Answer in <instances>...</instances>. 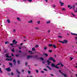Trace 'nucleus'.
<instances>
[{
    "instance_id": "f257e3e1",
    "label": "nucleus",
    "mask_w": 77,
    "mask_h": 77,
    "mask_svg": "<svg viewBox=\"0 0 77 77\" xmlns=\"http://www.w3.org/2000/svg\"><path fill=\"white\" fill-rule=\"evenodd\" d=\"M51 66L52 67H55V68H56L57 69H59V67H57V65H61V66H63V65L62 64V63L61 62H60L58 64H57L56 66L54 64V63L51 64Z\"/></svg>"
},
{
    "instance_id": "f03ea898",
    "label": "nucleus",
    "mask_w": 77,
    "mask_h": 77,
    "mask_svg": "<svg viewBox=\"0 0 77 77\" xmlns=\"http://www.w3.org/2000/svg\"><path fill=\"white\" fill-rule=\"evenodd\" d=\"M48 60H53L54 62H56V60H55L53 59V58L52 57H50V58H49L48 59Z\"/></svg>"
},
{
    "instance_id": "7ed1b4c3",
    "label": "nucleus",
    "mask_w": 77,
    "mask_h": 77,
    "mask_svg": "<svg viewBox=\"0 0 77 77\" xmlns=\"http://www.w3.org/2000/svg\"><path fill=\"white\" fill-rule=\"evenodd\" d=\"M68 43V41L64 40V41L63 42V44H66Z\"/></svg>"
},
{
    "instance_id": "20e7f679",
    "label": "nucleus",
    "mask_w": 77,
    "mask_h": 77,
    "mask_svg": "<svg viewBox=\"0 0 77 77\" xmlns=\"http://www.w3.org/2000/svg\"><path fill=\"white\" fill-rule=\"evenodd\" d=\"M6 57H10V58H11V56H9V54H6Z\"/></svg>"
},
{
    "instance_id": "39448f33",
    "label": "nucleus",
    "mask_w": 77,
    "mask_h": 77,
    "mask_svg": "<svg viewBox=\"0 0 77 77\" xmlns=\"http://www.w3.org/2000/svg\"><path fill=\"white\" fill-rule=\"evenodd\" d=\"M6 70L7 71H11V69L10 68H7L6 69Z\"/></svg>"
},
{
    "instance_id": "423d86ee",
    "label": "nucleus",
    "mask_w": 77,
    "mask_h": 77,
    "mask_svg": "<svg viewBox=\"0 0 77 77\" xmlns=\"http://www.w3.org/2000/svg\"><path fill=\"white\" fill-rule=\"evenodd\" d=\"M13 43L14 44H15L17 43V42L15 41V40H14L13 41Z\"/></svg>"
},
{
    "instance_id": "0eeeda50",
    "label": "nucleus",
    "mask_w": 77,
    "mask_h": 77,
    "mask_svg": "<svg viewBox=\"0 0 77 77\" xmlns=\"http://www.w3.org/2000/svg\"><path fill=\"white\" fill-rule=\"evenodd\" d=\"M59 72H60V73H61V74H62L63 75H64V76H65V77H66V74H63V73H62L61 72V71H60V70H59Z\"/></svg>"
},
{
    "instance_id": "6e6552de",
    "label": "nucleus",
    "mask_w": 77,
    "mask_h": 77,
    "mask_svg": "<svg viewBox=\"0 0 77 77\" xmlns=\"http://www.w3.org/2000/svg\"><path fill=\"white\" fill-rule=\"evenodd\" d=\"M47 63H48V65H50V63H51V61H49V60H47Z\"/></svg>"
},
{
    "instance_id": "1a4fd4ad",
    "label": "nucleus",
    "mask_w": 77,
    "mask_h": 77,
    "mask_svg": "<svg viewBox=\"0 0 77 77\" xmlns=\"http://www.w3.org/2000/svg\"><path fill=\"white\" fill-rule=\"evenodd\" d=\"M60 4H61L60 5L61 6H63V5H64V3H62L61 2H60Z\"/></svg>"
},
{
    "instance_id": "9d476101",
    "label": "nucleus",
    "mask_w": 77,
    "mask_h": 77,
    "mask_svg": "<svg viewBox=\"0 0 77 77\" xmlns=\"http://www.w3.org/2000/svg\"><path fill=\"white\" fill-rule=\"evenodd\" d=\"M32 57V56H28L27 57V59H30V58H31V57Z\"/></svg>"
},
{
    "instance_id": "9b49d317",
    "label": "nucleus",
    "mask_w": 77,
    "mask_h": 77,
    "mask_svg": "<svg viewBox=\"0 0 77 77\" xmlns=\"http://www.w3.org/2000/svg\"><path fill=\"white\" fill-rule=\"evenodd\" d=\"M13 62L14 63V64H15L16 63V61H15V59H14L13 61Z\"/></svg>"
},
{
    "instance_id": "f8f14e48",
    "label": "nucleus",
    "mask_w": 77,
    "mask_h": 77,
    "mask_svg": "<svg viewBox=\"0 0 77 77\" xmlns=\"http://www.w3.org/2000/svg\"><path fill=\"white\" fill-rule=\"evenodd\" d=\"M32 20H31L28 21L29 23H32Z\"/></svg>"
},
{
    "instance_id": "ddd939ff",
    "label": "nucleus",
    "mask_w": 77,
    "mask_h": 77,
    "mask_svg": "<svg viewBox=\"0 0 77 77\" xmlns=\"http://www.w3.org/2000/svg\"><path fill=\"white\" fill-rule=\"evenodd\" d=\"M7 23H10V20L9 19L7 20Z\"/></svg>"
},
{
    "instance_id": "4468645a",
    "label": "nucleus",
    "mask_w": 77,
    "mask_h": 77,
    "mask_svg": "<svg viewBox=\"0 0 77 77\" xmlns=\"http://www.w3.org/2000/svg\"><path fill=\"white\" fill-rule=\"evenodd\" d=\"M44 55H45V57H47L48 56V54H44Z\"/></svg>"
},
{
    "instance_id": "2eb2a0df",
    "label": "nucleus",
    "mask_w": 77,
    "mask_h": 77,
    "mask_svg": "<svg viewBox=\"0 0 77 77\" xmlns=\"http://www.w3.org/2000/svg\"><path fill=\"white\" fill-rule=\"evenodd\" d=\"M32 51H35V49L34 48H32Z\"/></svg>"
},
{
    "instance_id": "dca6fc26",
    "label": "nucleus",
    "mask_w": 77,
    "mask_h": 77,
    "mask_svg": "<svg viewBox=\"0 0 77 77\" xmlns=\"http://www.w3.org/2000/svg\"><path fill=\"white\" fill-rule=\"evenodd\" d=\"M53 47H54V48H56V47L55 45H53Z\"/></svg>"
},
{
    "instance_id": "f3484780",
    "label": "nucleus",
    "mask_w": 77,
    "mask_h": 77,
    "mask_svg": "<svg viewBox=\"0 0 77 77\" xmlns=\"http://www.w3.org/2000/svg\"><path fill=\"white\" fill-rule=\"evenodd\" d=\"M0 72L1 73H2V69H1V68H0Z\"/></svg>"
},
{
    "instance_id": "a211bd4d",
    "label": "nucleus",
    "mask_w": 77,
    "mask_h": 77,
    "mask_svg": "<svg viewBox=\"0 0 77 77\" xmlns=\"http://www.w3.org/2000/svg\"><path fill=\"white\" fill-rule=\"evenodd\" d=\"M5 44H9L8 42H6L5 43Z\"/></svg>"
},
{
    "instance_id": "6ab92c4d",
    "label": "nucleus",
    "mask_w": 77,
    "mask_h": 77,
    "mask_svg": "<svg viewBox=\"0 0 77 77\" xmlns=\"http://www.w3.org/2000/svg\"><path fill=\"white\" fill-rule=\"evenodd\" d=\"M62 11H66V9H65V8H62Z\"/></svg>"
},
{
    "instance_id": "aec40b11",
    "label": "nucleus",
    "mask_w": 77,
    "mask_h": 77,
    "mask_svg": "<svg viewBox=\"0 0 77 77\" xmlns=\"http://www.w3.org/2000/svg\"><path fill=\"white\" fill-rule=\"evenodd\" d=\"M71 14L73 15V17H75V15H74V14L72 13H71Z\"/></svg>"
},
{
    "instance_id": "412c9836",
    "label": "nucleus",
    "mask_w": 77,
    "mask_h": 77,
    "mask_svg": "<svg viewBox=\"0 0 77 77\" xmlns=\"http://www.w3.org/2000/svg\"><path fill=\"white\" fill-rule=\"evenodd\" d=\"M10 59H9V58H7V59H6V60H8V61H9V60Z\"/></svg>"
},
{
    "instance_id": "4be33fe9",
    "label": "nucleus",
    "mask_w": 77,
    "mask_h": 77,
    "mask_svg": "<svg viewBox=\"0 0 77 77\" xmlns=\"http://www.w3.org/2000/svg\"><path fill=\"white\" fill-rule=\"evenodd\" d=\"M17 20H19V21H20V19L19 18L17 17Z\"/></svg>"
},
{
    "instance_id": "5701e85b",
    "label": "nucleus",
    "mask_w": 77,
    "mask_h": 77,
    "mask_svg": "<svg viewBox=\"0 0 77 77\" xmlns=\"http://www.w3.org/2000/svg\"><path fill=\"white\" fill-rule=\"evenodd\" d=\"M53 45L52 44H50V45H49L48 46L49 47H51V46H52Z\"/></svg>"
},
{
    "instance_id": "b1692460",
    "label": "nucleus",
    "mask_w": 77,
    "mask_h": 77,
    "mask_svg": "<svg viewBox=\"0 0 77 77\" xmlns=\"http://www.w3.org/2000/svg\"><path fill=\"white\" fill-rule=\"evenodd\" d=\"M47 68H49V69L51 70V68H50V67H49L48 66H47Z\"/></svg>"
},
{
    "instance_id": "393cba45",
    "label": "nucleus",
    "mask_w": 77,
    "mask_h": 77,
    "mask_svg": "<svg viewBox=\"0 0 77 77\" xmlns=\"http://www.w3.org/2000/svg\"><path fill=\"white\" fill-rule=\"evenodd\" d=\"M50 23V21H48L47 22V23L48 24V23Z\"/></svg>"
},
{
    "instance_id": "a878e982",
    "label": "nucleus",
    "mask_w": 77,
    "mask_h": 77,
    "mask_svg": "<svg viewBox=\"0 0 77 77\" xmlns=\"http://www.w3.org/2000/svg\"><path fill=\"white\" fill-rule=\"evenodd\" d=\"M40 58L41 60H44V59L42 57H40Z\"/></svg>"
},
{
    "instance_id": "bb28decb",
    "label": "nucleus",
    "mask_w": 77,
    "mask_h": 77,
    "mask_svg": "<svg viewBox=\"0 0 77 77\" xmlns=\"http://www.w3.org/2000/svg\"><path fill=\"white\" fill-rule=\"evenodd\" d=\"M28 2H32V0H27Z\"/></svg>"
},
{
    "instance_id": "cd10ccee",
    "label": "nucleus",
    "mask_w": 77,
    "mask_h": 77,
    "mask_svg": "<svg viewBox=\"0 0 77 77\" xmlns=\"http://www.w3.org/2000/svg\"><path fill=\"white\" fill-rule=\"evenodd\" d=\"M58 37L60 38H62V36H58Z\"/></svg>"
},
{
    "instance_id": "c85d7f7f",
    "label": "nucleus",
    "mask_w": 77,
    "mask_h": 77,
    "mask_svg": "<svg viewBox=\"0 0 77 77\" xmlns=\"http://www.w3.org/2000/svg\"><path fill=\"white\" fill-rule=\"evenodd\" d=\"M13 30L14 32H16V30H15V29H13Z\"/></svg>"
},
{
    "instance_id": "c756f323",
    "label": "nucleus",
    "mask_w": 77,
    "mask_h": 77,
    "mask_svg": "<svg viewBox=\"0 0 77 77\" xmlns=\"http://www.w3.org/2000/svg\"><path fill=\"white\" fill-rule=\"evenodd\" d=\"M49 52H50V53H51V52H52V51H51V50H49Z\"/></svg>"
},
{
    "instance_id": "7c9ffc66",
    "label": "nucleus",
    "mask_w": 77,
    "mask_h": 77,
    "mask_svg": "<svg viewBox=\"0 0 77 77\" xmlns=\"http://www.w3.org/2000/svg\"><path fill=\"white\" fill-rule=\"evenodd\" d=\"M44 70H45V71H47V70L46 69H44Z\"/></svg>"
},
{
    "instance_id": "2f4dec72",
    "label": "nucleus",
    "mask_w": 77,
    "mask_h": 77,
    "mask_svg": "<svg viewBox=\"0 0 77 77\" xmlns=\"http://www.w3.org/2000/svg\"><path fill=\"white\" fill-rule=\"evenodd\" d=\"M11 51H12L13 52H14V49H12L11 50Z\"/></svg>"
},
{
    "instance_id": "473e14b6",
    "label": "nucleus",
    "mask_w": 77,
    "mask_h": 77,
    "mask_svg": "<svg viewBox=\"0 0 77 77\" xmlns=\"http://www.w3.org/2000/svg\"><path fill=\"white\" fill-rule=\"evenodd\" d=\"M17 72L18 74H20V72H18V71L17 70Z\"/></svg>"
},
{
    "instance_id": "72a5a7b5",
    "label": "nucleus",
    "mask_w": 77,
    "mask_h": 77,
    "mask_svg": "<svg viewBox=\"0 0 77 77\" xmlns=\"http://www.w3.org/2000/svg\"><path fill=\"white\" fill-rule=\"evenodd\" d=\"M36 72H37V73H38V70H36Z\"/></svg>"
},
{
    "instance_id": "f704fd0d",
    "label": "nucleus",
    "mask_w": 77,
    "mask_h": 77,
    "mask_svg": "<svg viewBox=\"0 0 77 77\" xmlns=\"http://www.w3.org/2000/svg\"><path fill=\"white\" fill-rule=\"evenodd\" d=\"M59 42H61V43H62L63 44V42H62L61 41H59Z\"/></svg>"
},
{
    "instance_id": "c9c22d12",
    "label": "nucleus",
    "mask_w": 77,
    "mask_h": 77,
    "mask_svg": "<svg viewBox=\"0 0 77 77\" xmlns=\"http://www.w3.org/2000/svg\"><path fill=\"white\" fill-rule=\"evenodd\" d=\"M35 47H36V48H38V45H36L35 46Z\"/></svg>"
},
{
    "instance_id": "e433bc0d",
    "label": "nucleus",
    "mask_w": 77,
    "mask_h": 77,
    "mask_svg": "<svg viewBox=\"0 0 77 77\" xmlns=\"http://www.w3.org/2000/svg\"><path fill=\"white\" fill-rule=\"evenodd\" d=\"M44 49L45 50H46V49H47V47H45L44 48Z\"/></svg>"
},
{
    "instance_id": "4c0bfd02",
    "label": "nucleus",
    "mask_w": 77,
    "mask_h": 77,
    "mask_svg": "<svg viewBox=\"0 0 77 77\" xmlns=\"http://www.w3.org/2000/svg\"><path fill=\"white\" fill-rule=\"evenodd\" d=\"M53 7L54 8H55V7H56V5H53Z\"/></svg>"
},
{
    "instance_id": "58836bf2",
    "label": "nucleus",
    "mask_w": 77,
    "mask_h": 77,
    "mask_svg": "<svg viewBox=\"0 0 77 77\" xmlns=\"http://www.w3.org/2000/svg\"><path fill=\"white\" fill-rule=\"evenodd\" d=\"M38 24H39L40 23V21H38L37 22Z\"/></svg>"
},
{
    "instance_id": "ea45409f",
    "label": "nucleus",
    "mask_w": 77,
    "mask_h": 77,
    "mask_svg": "<svg viewBox=\"0 0 77 77\" xmlns=\"http://www.w3.org/2000/svg\"><path fill=\"white\" fill-rule=\"evenodd\" d=\"M9 65H11V66H12V63H9Z\"/></svg>"
},
{
    "instance_id": "a19ab883",
    "label": "nucleus",
    "mask_w": 77,
    "mask_h": 77,
    "mask_svg": "<svg viewBox=\"0 0 77 77\" xmlns=\"http://www.w3.org/2000/svg\"><path fill=\"white\" fill-rule=\"evenodd\" d=\"M28 74H30V71H28Z\"/></svg>"
},
{
    "instance_id": "79ce46f5",
    "label": "nucleus",
    "mask_w": 77,
    "mask_h": 77,
    "mask_svg": "<svg viewBox=\"0 0 77 77\" xmlns=\"http://www.w3.org/2000/svg\"><path fill=\"white\" fill-rule=\"evenodd\" d=\"M16 57H18L19 55L18 54H17L16 55Z\"/></svg>"
},
{
    "instance_id": "37998d69",
    "label": "nucleus",
    "mask_w": 77,
    "mask_h": 77,
    "mask_svg": "<svg viewBox=\"0 0 77 77\" xmlns=\"http://www.w3.org/2000/svg\"><path fill=\"white\" fill-rule=\"evenodd\" d=\"M70 59L71 60H72V59H73V58H72V57H70Z\"/></svg>"
},
{
    "instance_id": "c03bdc74",
    "label": "nucleus",
    "mask_w": 77,
    "mask_h": 77,
    "mask_svg": "<svg viewBox=\"0 0 77 77\" xmlns=\"http://www.w3.org/2000/svg\"><path fill=\"white\" fill-rule=\"evenodd\" d=\"M27 62H26L25 63V65L26 66L27 65Z\"/></svg>"
},
{
    "instance_id": "a18cd8bd",
    "label": "nucleus",
    "mask_w": 77,
    "mask_h": 77,
    "mask_svg": "<svg viewBox=\"0 0 77 77\" xmlns=\"http://www.w3.org/2000/svg\"><path fill=\"white\" fill-rule=\"evenodd\" d=\"M11 75H14V74H13V73H12V72H11Z\"/></svg>"
},
{
    "instance_id": "49530a36",
    "label": "nucleus",
    "mask_w": 77,
    "mask_h": 77,
    "mask_svg": "<svg viewBox=\"0 0 77 77\" xmlns=\"http://www.w3.org/2000/svg\"><path fill=\"white\" fill-rule=\"evenodd\" d=\"M17 62L19 64L20 63V61L19 60L17 61Z\"/></svg>"
},
{
    "instance_id": "de8ad7c7",
    "label": "nucleus",
    "mask_w": 77,
    "mask_h": 77,
    "mask_svg": "<svg viewBox=\"0 0 77 77\" xmlns=\"http://www.w3.org/2000/svg\"><path fill=\"white\" fill-rule=\"evenodd\" d=\"M72 7H71L70 8H69V9H72Z\"/></svg>"
},
{
    "instance_id": "09e8293b",
    "label": "nucleus",
    "mask_w": 77,
    "mask_h": 77,
    "mask_svg": "<svg viewBox=\"0 0 77 77\" xmlns=\"http://www.w3.org/2000/svg\"><path fill=\"white\" fill-rule=\"evenodd\" d=\"M35 29H38V27H35Z\"/></svg>"
},
{
    "instance_id": "8fccbe9b",
    "label": "nucleus",
    "mask_w": 77,
    "mask_h": 77,
    "mask_svg": "<svg viewBox=\"0 0 77 77\" xmlns=\"http://www.w3.org/2000/svg\"><path fill=\"white\" fill-rule=\"evenodd\" d=\"M68 8H69V7H70V5H68Z\"/></svg>"
},
{
    "instance_id": "3c124183",
    "label": "nucleus",
    "mask_w": 77,
    "mask_h": 77,
    "mask_svg": "<svg viewBox=\"0 0 77 77\" xmlns=\"http://www.w3.org/2000/svg\"><path fill=\"white\" fill-rule=\"evenodd\" d=\"M29 53H32V51H29Z\"/></svg>"
},
{
    "instance_id": "603ef678",
    "label": "nucleus",
    "mask_w": 77,
    "mask_h": 77,
    "mask_svg": "<svg viewBox=\"0 0 77 77\" xmlns=\"http://www.w3.org/2000/svg\"><path fill=\"white\" fill-rule=\"evenodd\" d=\"M13 44H10V45H13Z\"/></svg>"
},
{
    "instance_id": "864d4df0",
    "label": "nucleus",
    "mask_w": 77,
    "mask_h": 77,
    "mask_svg": "<svg viewBox=\"0 0 77 77\" xmlns=\"http://www.w3.org/2000/svg\"><path fill=\"white\" fill-rule=\"evenodd\" d=\"M11 60H12V58H11V59L10 60L11 61Z\"/></svg>"
},
{
    "instance_id": "5fc2aeb1",
    "label": "nucleus",
    "mask_w": 77,
    "mask_h": 77,
    "mask_svg": "<svg viewBox=\"0 0 77 77\" xmlns=\"http://www.w3.org/2000/svg\"><path fill=\"white\" fill-rule=\"evenodd\" d=\"M11 55H12V56H14V54H12Z\"/></svg>"
},
{
    "instance_id": "6e6d98bb",
    "label": "nucleus",
    "mask_w": 77,
    "mask_h": 77,
    "mask_svg": "<svg viewBox=\"0 0 77 77\" xmlns=\"http://www.w3.org/2000/svg\"><path fill=\"white\" fill-rule=\"evenodd\" d=\"M48 32H50V30H48Z\"/></svg>"
},
{
    "instance_id": "4d7b16f0",
    "label": "nucleus",
    "mask_w": 77,
    "mask_h": 77,
    "mask_svg": "<svg viewBox=\"0 0 77 77\" xmlns=\"http://www.w3.org/2000/svg\"><path fill=\"white\" fill-rule=\"evenodd\" d=\"M51 76H53V75L52 74H51Z\"/></svg>"
},
{
    "instance_id": "13d9d810",
    "label": "nucleus",
    "mask_w": 77,
    "mask_h": 77,
    "mask_svg": "<svg viewBox=\"0 0 77 77\" xmlns=\"http://www.w3.org/2000/svg\"><path fill=\"white\" fill-rule=\"evenodd\" d=\"M45 61L43 62V63H45Z\"/></svg>"
},
{
    "instance_id": "bf43d9fd",
    "label": "nucleus",
    "mask_w": 77,
    "mask_h": 77,
    "mask_svg": "<svg viewBox=\"0 0 77 77\" xmlns=\"http://www.w3.org/2000/svg\"><path fill=\"white\" fill-rule=\"evenodd\" d=\"M23 45V43L20 44L21 45Z\"/></svg>"
},
{
    "instance_id": "052dcab7",
    "label": "nucleus",
    "mask_w": 77,
    "mask_h": 77,
    "mask_svg": "<svg viewBox=\"0 0 77 77\" xmlns=\"http://www.w3.org/2000/svg\"><path fill=\"white\" fill-rule=\"evenodd\" d=\"M45 1H46V2H48V1H47V0H45Z\"/></svg>"
},
{
    "instance_id": "680f3d73",
    "label": "nucleus",
    "mask_w": 77,
    "mask_h": 77,
    "mask_svg": "<svg viewBox=\"0 0 77 77\" xmlns=\"http://www.w3.org/2000/svg\"><path fill=\"white\" fill-rule=\"evenodd\" d=\"M19 52H20V53H21V51H19Z\"/></svg>"
},
{
    "instance_id": "e2e57ef3",
    "label": "nucleus",
    "mask_w": 77,
    "mask_h": 77,
    "mask_svg": "<svg viewBox=\"0 0 77 77\" xmlns=\"http://www.w3.org/2000/svg\"><path fill=\"white\" fill-rule=\"evenodd\" d=\"M41 72H42V73H44V71H42Z\"/></svg>"
},
{
    "instance_id": "0e129e2a",
    "label": "nucleus",
    "mask_w": 77,
    "mask_h": 77,
    "mask_svg": "<svg viewBox=\"0 0 77 77\" xmlns=\"http://www.w3.org/2000/svg\"><path fill=\"white\" fill-rule=\"evenodd\" d=\"M75 39H77V37H75Z\"/></svg>"
},
{
    "instance_id": "69168bd1",
    "label": "nucleus",
    "mask_w": 77,
    "mask_h": 77,
    "mask_svg": "<svg viewBox=\"0 0 77 77\" xmlns=\"http://www.w3.org/2000/svg\"><path fill=\"white\" fill-rule=\"evenodd\" d=\"M22 72H23V71H24V70H22Z\"/></svg>"
},
{
    "instance_id": "338daca9",
    "label": "nucleus",
    "mask_w": 77,
    "mask_h": 77,
    "mask_svg": "<svg viewBox=\"0 0 77 77\" xmlns=\"http://www.w3.org/2000/svg\"><path fill=\"white\" fill-rule=\"evenodd\" d=\"M75 68H77V66H75Z\"/></svg>"
},
{
    "instance_id": "774afa93",
    "label": "nucleus",
    "mask_w": 77,
    "mask_h": 77,
    "mask_svg": "<svg viewBox=\"0 0 77 77\" xmlns=\"http://www.w3.org/2000/svg\"><path fill=\"white\" fill-rule=\"evenodd\" d=\"M75 4L77 6V3H76Z\"/></svg>"
}]
</instances>
